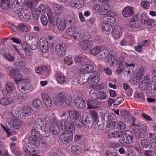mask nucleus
I'll use <instances>...</instances> for the list:
<instances>
[{"label": "nucleus", "instance_id": "obj_13", "mask_svg": "<svg viewBox=\"0 0 156 156\" xmlns=\"http://www.w3.org/2000/svg\"><path fill=\"white\" fill-rule=\"evenodd\" d=\"M42 119L44 126L43 129V130H42V132H43V134L45 135L47 131H48L50 126L52 123V122H51L50 118L48 116L42 118Z\"/></svg>", "mask_w": 156, "mask_h": 156}, {"label": "nucleus", "instance_id": "obj_11", "mask_svg": "<svg viewBox=\"0 0 156 156\" xmlns=\"http://www.w3.org/2000/svg\"><path fill=\"white\" fill-rule=\"evenodd\" d=\"M82 120L83 121V124L86 127L90 129L93 127L94 122L92 118L88 116L86 114L83 115Z\"/></svg>", "mask_w": 156, "mask_h": 156}, {"label": "nucleus", "instance_id": "obj_29", "mask_svg": "<svg viewBox=\"0 0 156 156\" xmlns=\"http://www.w3.org/2000/svg\"><path fill=\"white\" fill-rule=\"evenodd\" d=\"M121 27L118 25L114 27L112 30V36L115 38H118L120 37L121 32Z\"/></svg>", "mask_w": 156, "mask_h": 156}, {"label": "nucleus", "instance_id": "obj_40", "mask_svg": "<svg viewBox=\"0 0 156 156\" xmlns=\"http://www.w3.org/2000/svg\"><path fill=\"white\" fill-rule=\"evenodd\" d=\"M39 145V144H37L36 143L27 142L26 144V148L30 151H35L34 148L38 147Z\"/></svg>", "mask_w": 156, "mask_h": 156}, {"label": "nucleus", "instance_id": "obj_26", "mask_svg": "<svg viewBox=\"0 0 156 156\" xmlns=\"http://www.w3.org/2000/svg\"><path fill=\"white\" fill-rule=\"evenodd\" d=\"M66 24L64 20L58 18L57 19L56 25L59 30L62 31L64 30Z\"/></svg>", "mask_w": 156, "mask_h": 156}, {"label": "nucleus", "instance_id": "obj_43", "mask_svg": "<svg viewBox=\"0 0 156 156\" xmlns=\"http://www.w3.org/2000/svg\"><path fill=\"white\" fill-rule=\"evenodd\" d=\"M71 150L72 153L76 155L79 154L80 152V150L79 146L75 145L72 146Z\"/></svg>", "mask_w": 156, "mask_h": 156}, {"label": "nucleus", "instance_id": "obj_3", "mask_svg": "<svg viewBox=\"0 0 156 156\" xmlns=\"http://www.w3.org/2000/svg\"><path fill=\"white\" fill-rule=\"evenodd\" d=\"M74 60L76 63L81 65V66L78 67L77 69L78 72L80 74L86 73L85 66L87 62V60L84 56L81 55L76 56L75 57Z\"/></svg>", "mask_w": 156, "mask_h": 156}, {"label": "nucleus", "instance_id": "obj_15", "mask_svg": "<svg viewBox=\"0 0 156 156\" xmlns=\"http://www.w3.org/2000/svg\"><path fill=\"white\" fill-rule=\"evenodd\" d=\"M138 14H136L133 15V17L130 20V24L133 27L137 28L142 25L141 20L137 18Z\"/></svg>", "mask_w": 156, "mask_h": 156}, {"label": "nucleus", "instance_id": "obj_27", "mask_svg": "<svg viewBox=\"0 0 156 156\" xmlns=\"http://www.w3.org/2000/svg\"><path fill=\"white\" fill-rule=\"evenodd\" d=\"M48 129L51 132L55 135H57L60 132L59 128L57 123L55 122H53Z\"/></svg>", "mask_w": 156, "mask_h": 156}, {"label": "nucleus", "instance_id": "obj_7", "mask_svg": "<svg viewBox=\"0 0 156 156\" xmlns=\"http://www.w3.org/2000/svg\"><path fill=\"white\" fill-rule=\"evenodd\" d=\"M31 136H30L28 137V140L31 141L29 142L31 143L37 144H39V141L37 140L40 138V135L37 129H32L30 131Z\"/></svg>", "mask_w": 156, "mask_h": 156}, {"label": "nucleus", "instance_id": "obj_60", "mask_svg": "<svg viewBox=\"0 0 156 156\" xmlns=\"http://www.w3.org/2000/svg\"><path fill=\"white\" fill-rule=\"evenodd\" d=\"M75 123L77 127L78 128H80L83 125V122H82L81 118L80 119L79 118L78 119L75 120Z\"/></svg>", "mask_w": 156, "mask_h": 156}, {"label": "nucleus", "instance_id": "obj_31", "mask_svg": "<svg viewBox=\"0 0 156 156\" xmlns=\"http://www.w3.org/2000/svg\"><path fill=\"white\" fill-rule=\"evenodd\" d=\"M56 80L57 82L60 84L67 83L69 82L68 80L65 76L59 74L57 75Z\"/></svg>", "mask_w": 156, "mask_h": 156}, {"label": "nucleus", "instance_id": "obj_58", "mask_svg": "<svg viewBox=\"0 0 156 156\" xmlns=\"http://www.w3.org/2000/svg\"><path fill=\"white\" fill-rule=\"evenodd\" d=\"M19 30H20L21 31L26 32H27L28 29L27 26L23 23H20L18 26Z\"/></svg>", "mask_w": 156, "mask_h": 156}, {"label": "nucleus", "instance_id": "obj_45", "mask_svg": "<svg viewBox=\"0 0 156 156\" xmlns=\"http://www.w3.org/2000/svg\"><path fill=\"white\" fill-rule=\"evenodd\" d=\"M2 56L8 61L12 62L15 59V56H12L11 54L6 53H1Z\"/></svg>", "mask_w": 156, "mask_h": 156}, {"label": "nucleus", "instance_id": "obj_24", "mask_svg": "<svg viewBox=\"0 0 156 156\" xmlns=\"http://www.w3.org/2000/svg\"><path fill=\"white\" fill-rule=\"evenodd\" d=\"M123 133L124 132H123L121 131H115L111 133H109L107 136L109 138L119 139L123 137Z\"/></svg>", "mask_w": 156, "mask_h": 156}, {"label": "nucleus", "instance_id": "obj_46", "mask_svg": "<svg viewBox=\"0 0 156 156\" xmlns=\"http://www.w3.org/2000/svg\"><path fill=\"white\" fill-rule=\"evenodd\" d=\"M74 140L78 143L82 144L84 142V137L81 135L76 134L74 137Z\"/></svg>", "mask_w": 156, "mask_h": 156}, {"label": "nucleus", "instance_id": "obj_4", "mask_svg": "<svg viewBox=\"0 0 156 156\" xmlns=\"http://www.w3.org/2000/svg\"><path fill=\"white\" fill-rule=\"evenodd\" d=\"M69 117L68 116H67V118L65 120L63 119L61 121L60 123V127L64 131L69 130L71 131H75V127L74 123L73 122H71L69 123V122L68 121Z\"/></svg>", "mask_w": 156, "mask_h": 156}, {"label": "nucleus", "instance_id": "obj_63", "mask_svg": "<svg viewBox=\"0 0 156 156\" xmlns=\"http://www.w3.org/2000/svg\"><path fill=\"white\" fill-rule=\"evenodd\" d=\"M108 52L107 51H100L99 52V55L98 56V58L100 59H103L104 58H105L107 56H108L107 54H108Z\"/></svg>", "mask_w": 156, "mask_h": 156}, {"label": "nucleus", "instance_id": "obj_48", "mask_svg": "<svg viewBox=\"0 0 156 156\" xmlns=\"http://www.w3.org/2000/svg\"><path fill=\"white\" fill-rule=\"evenodd\" d=\"M120 115H122L125 119L128 120L129 119V112L126 110L123 109L120 111Z\"/></svg>", "mask_w": 156, "mask_h": 156}, {"label": "nucleus", "instance_id": "obj_55", "mask_svg": "<svg viewBox=\"0 0 156 156\" xmlns=\"http://www.w3.org/2000/svg\"><path fill=\"white\" fill-rule=\"evenodd\" d=\"M90 115L93 120L94 122H97L98 120V113L95 111H92L90 112Z\"/></svg>", "mask_w": 156, "mask_h": 156}, {"label": "nucleus", "instance_id": "obj_51", "mask_svg": "<svg viewBox=\"0 0 156 156\" xmlns=\"http://www.w3.org/2000/svg\"><path fill=\"white\" fill-rule=\"evenodd\" d=\"M87 79L88 77H85L84 76H81L78 79L77 82L79 84L82 85L87 82Z\"/></svg>", "mask_w": 156, "mask_h": 156}, {"label": "nucleus", "instance_id": "obj_17", "mask_svg": "<svg viewBox=\"0 0 156 156\" xmlns=\"http://www.w3.org/2000/svg\"><path fill=\"white\" fill-rule=\"evenodd\" d=\"M82 49L84 51H88L92 47L93 45V43L91 41L84 40L80 42Z\"/></svg>", "mask_w": 156, "mask_h": 156}, {"label": "nucleus", "instance_id": "obj_28", "mask_svg": "<svg viewBox=\"0 0 156 156\" xmlns=\"http://www.w3.org/2000/svg\"><path fill=\"white\" fill-rule=\"evenodd\" d=\"M43 125V121H42V118L41 119H37L35 120V122L34 124V126L35 128H37V130L39 131V132L43 134V132L42 130H43V129L42 125Z\"/></svg>", "mask_w": 156, "mask_h": 156}, {"label": "nucleus", "instance_id": "obj_53", "mask_svg": "<svg viewBox=\"0 0 156 156\" xmlns=\"http://www.w3.org/2000/svg\"><path fill=\"white\" fill-rule=\"evenodd\" d=\"M64 59V62L69 65H71L73 62V59H72V57L70 55L66 56Z\"/></svg>", "mask_w": 156, "mask_h": 156}, {"label": "nucleus", "instance_id": "obj_23", "mask_svg": "<svg viewBox=\"0 0 156 156\" xmlns=\"http://www.w3.org/2000/svg\"><path fill=\"white\" fill-rule=\"evenodd\" d=\"M70 5L72 7L79 9L84 5V3L83 0H72Z\"/></svg>", "mask_w": 156, "mask_h": 156}, {"label": "nucleus", "instance_id": "obj_50", "mask_svg": "<svg viewBox=\"0 0 156 156\" xmlns=\"http://www.w3.org/2000/svg\"><path fill=\"white\" fill-rule=\"evenodd\" d=\"M37 12L41 14H43L46 12V8L45 6L43 4L40 5L37 9H36Z\"/></svg>", "mask_w": 156, "mask_h": 156}, {"label": "nucleus", "instance_id": "obj_33", "mask_svg": "<svg viewBox=\"0 0 156 156\" xmlns=\"http://www.w3.org/2000/svg\"><path fill=\"white\" fill-rule=\"evenodd\" d=\"M70 118L75 120L78 119L80 117V114L77 112L71 110H69L67 112Z\"/></svg>", "mask_w": 156, "mask_h": 156}, {"label": "nucleus", "instance_id": "obj_16", "mask_svg": "<svg viewBox=\"0 0 156 156\" xmlns=\"http://www.w3.org/2000/svg\"><path fill=\"white\" fill-rule=\"evenodd\" d=\"M15 86L12 83H8L6 84L5 89L2 90V94L4 96H9L12 94Z\"/></svg>", "mask_w": 156, "mask_h": 156}, {"label": "nucleus", "instance_id": "obj_56", "mask_svg": "<svg viewBox=\"0 0 156 156\" xmlns=\"http://www.w3.org/2000/svg\"><path fill=\"white\" fill-rule=\"evenodd\" d=\"M97 95V98L101 100H103L106 98V94L103 92L98 90Z\"/></svg>", "mask_w": 156, "mask_h": 156}, {"label": "nucleus", "instance_id": "obj_35", "mask_svg": "<svg viewBox=\"0 0 156 156\" xmlns=\"http://www.w3.org/2000/svg\"><path fill=\"white\" fill-rule=\"evenodd\" d=\"M32 104L34 107L37 109H41L43 108L42 103L41 100L36 99L32 101Z\"/></svg>", "mask_w": 156, "mask_h": 156}, {"label": "nucleus", "instance_id": "obj_20", "mask_svg": "<svg viewBox=\"0 0 156 156\" xmlns=\"http://www.w3.org/2000/svg\"><path fill=\"white\" fill-rule=\"evenodd\" d=\"M107 60L109 65L113 66V65H116L118 62V59L115 56L109 54L107 56Z\"/></svg>", "mask_w": 156, "mask_h": 156}, {"label": "nucleus", "instance_id": "obj_57", "mask_svg": "<svg viewBox=\"0 0 156 156\" xmlns=\"http://www.w3.org/2000/svg\"><path fill=\"white\" fill-rule=\"evenodd\" d=\"M87 62L86 63V66H85V69L86 73H91L94 69L93 66L90 64H87Z\"/></svg>", "mask_w": 156, "mask_h": 156}, {"label": "nucleus", "instance_id": "obj_25", "mask_svg": "<svg viewBox=\"0 0 156 156\" xmlns=\"http://www.w3.org/2000/svg\"><path fill=\"white\" fill-rule=\"evenodd\" d=\"M42 100L48 107H50L52 105V103L49 96L47 94L44 93L41 94Z\"/></svg>", "mask_w": 156, "mask_h": 156}, {"label": "nucleus", "instance_id": "obj_6", "mask_svg": "<svg viewBox=\"0 0 156 156\" xmlns=\"http://www.w3.org/2000/svg\"><path fill=\"white\" fill-rule=\"evenodd\" d=\"M17 112L18 117L20 119H25L26 117H29L32 114V109L29 108H19Z\"/></svg>", "mask_w": 156, "mask_h": 156}, {"label": "nucleus", "instance_id": "obj_59", "mask_svg": "<svg viewBox=\"0 0 156 156\" xmlns=\"http://www.w3.org/2000/svg\"><path fill=\"white\" fill-rule=\"evenodd\" d=\"M19 72V70L18 69H11L10 70L9 73L10 76L15 78L16 76Z\"/></svg>", "mask_w": 156, "mask_h": 156}, {"label": "nucleus", "instance_id": "obj_49", "mask_svg": "<svg viewBox=\"0 0 156 156\" xmlns=\"http://www.w3.org/2000/svg\"><path fill=\"white\" fill-rule=\"evenodd\" d=\"M117 127L119 130H124L126 129V126L124 122L119 121L117 123Z\"/></svg>", "mask_w": 156, "mask_h": 156}, {"label": "nucleus", "instance_id": "obj_14", "mask_svg": "<svg viewBox=\"0 0 156 156\" xmlns=\"http://www.w3.org/2000/svg\"><path fill=\"white\" fill-rule=\"evenodd\" d=\"M39 45L40 49L43 53H46L48 51V42L45 38L41 39L39 41Z\"/></svg>", "mask_w": 156, "mask_h": 156}, {"label": "nucleus", "instance_id": "obj_42", "mask_svg": "<svg viewBox=\"0 0 156 156\" xmlns=\"http://www.w3.org/2000/svg\"><path fill=\"white\" fill-rule=\"evenodd\" d=\"M151 140L147 139L142 140L141 141V144L142 147L146 148L148 147L150 145Z\"/></svg>", "mask_w": 156, "mask_h": 156}, {"label": "nucleus", "instance_id": "obj_64", "mask_svg": "<svg viewBox=\"0 0 156 156\" xmlns=\"http://www.w3.org/2000/svg\"><path fill=\"white\" fill-rule=\"evenodd\" d=\"M76 34L78 35L79 37L81 39L84 38L86 37V35L81 30L77 29Z\"/></svg>", "mask_w": 156, "mask_h": 156}, {"label": "nucleus", "instance_id": "obj_38", "mask_svg": "<svg viewBox=\"0 0 156 156\" xmlns=\"http://www.w3.org/2000/svg\"><path fill=\"white\" fill-rule=\"evenodd\" d=\"M110 6L108 3H105L101 6V9L99 11V14L100 15H104L106 13V12L109 10Z\"/></svg>", "mask_w": 156, "mask_h": 156}, {"label": "nucleus", "instance_id": "obj_44", "mask_svg": "<svg viewBox=\"0 0 156 156\" xmlns=\"http://www.w3.org/2000/svg\"><path fill=\"white\" fill-rule=\"evenodd\" d=\"M47 14L48 18L49 23L50 24H52L55 22V14L52 13L51 11H49L47 12Z\"/></svg>", "mask_w": 156, "mask_h": 156}, {"label": "nucleus", "instance_id": "obj_2", "mask_svg": "<svg viewBox=\"0 0 156 156\" xmlns=\"http://www.w3.org/2000/svg\"><path fill=\"white\" fill-rule=\"evenodd\" d=\"M6 125L7 126V125ZM21 126L22 124L20 120L16 117H13L11 119V122L8 123V126L5 127L2 126V127L6 133L9 135L10 132L15 133L16 131L15 129H19Z\"/></svg>", "mask_w": 156, "mask_h": 156}, {"label": "nucleus", "instance_id": "obj_37", "mask_svg": "<svg viewBox=\"0 0 156 156\" xmlns=\"http://www.w3.org/2000/svg\"><path fill=\"white\" fill-rule=\"evenodd\" d=\"M60 151L56 148H52L49 152V156H61Z\"/></svg>", "mask_w": 156, "mask_h": 156}, {"label": "nucleus", "instance_id": "obj_52", "mask_svg": "<svg viewBox=\"0 0 156 156\" xmlns=\"http://www.w3.org/2000/svg\"><path fill=\"white\" fill-rule=\"evenodd\" d=\"M100 50V48L99 46L93 48L90 50V53L94 55H96L99 54Z\"/></svg>", "mask_w": 156, "mask_h": 156}, {"label": "nucleus", "instance_id": "obj_47", "mask_svg": "<svg viewBox=\"0 0 156 156\" xmlns=\"http://www.w3.org/2000/svg\"><path fill=\"white\" fill-rule=\"evenodd\" d=\"M77 30V29L74 28L73 27H71L66 30V33L67 35L72 36L73 34H76Z\"/></svg>", "mask_w": 156, "mask_h": 156}, {"label": "nucleus", "instance_id": "obj_1", "mask_svg": "<svg viewBox=\"0 0 156 156\" xmlns=\"http://www.w3.org/2000/svg\"><path fill=\"white\" fill-rule=\"evenodd\" d=\"M54 104L56 106L61 107H64L66 105L72 107L73 105L72 97L69 95L65 96L63 93H60L57 95Z\"/></svg>", "mask_w": 156, "mask_h": 156}, {"label": "nucleus", "instance_id": "obj_10", "mask_svg": "<svg viewBox=\"0 0 156 156\" xmlns=\"http://www.w3.org/2000/svg\"><path fill=\"white\" fill-rule=\"evenodd\" d=\"M66 49V45L65 43L58 44L55 47L56 53L58 56L60 57L65 55Z\"/></svg>", "mask_w": 156, "mask_h": 156}, {"label": "nucleus", "instance_id": "obj_34", "mask_svg": "<svg viewBox=\"0 0 156 156\" xmlns=\"http://www.w3.org/2000/svg\"><path fill=\"white\" fill-rule=\"evenodd\" d=\"M100 80V78L97 75H90L88 76L87 82L89 83H98Z\"/></svg>", "mask_w": 156, "mask_h": 156}, {"label": "nucleus", "instance_id": "obj_39", "mask_svg": "<svg viewBox=\"0 0 156 156\" xmlns=\"http://www.w3.org/2000/svg\"><path fill=\"white\" fill-rule=\"evenodd\" d=\"M14 65L17 68L23 67L25 66V63L21 58H18L15 61Z\"/></svg>", "mask_w": 156, "mask_h": 156}, {"label": "nucleus", "instance_id": "obj_9", "mask_svg": "<svg viewBox=\"0 0 156 156\" xmlns=\"http://www.w3.org/2000/svg\"><path fill=\"white\" fill-rule=\"evenodd\" d=\"M133 140V136L132 132L129 130H126L124 132L122 140L127 144H130Z\"/></svg>", "mask_w": 156, "mask_h": 156}, {"label": "nucleus", "instance_id": "obj_8", "mask_svg": "<svg viewBox=\"0 0 156 156\" xmlns=\"http://www.w3.org/2000/svg\"><path fill=\"white\" fill-rule=\"evenodd\" d=\"M18 88L19 90L23 94L27 93L31 90L30 84L25 81L18 83Z\"/></svg>", "mask_w": 156, "mask_h": 156}, {"label": "nucleus", "instance_id": "obj_30", "mask_svg": "<svg viewBox=\"0 0 156 156\" xmlns=\"http://www.w3.org/2000/svg\"><path fill=\"white\" fill-rule=\"evenodd\" d=\"M98 103L95 100H89L87 102V108H97L98 107Z\"/></svg>", "mask_w": 156, "mask_h": 156}, {"label": "nucleus", "instance_id": "obj_61", "mask_svg": "<svg viewBox=\"0 0 156 156\" xmlns=\"http://www.w3.org/2000/svg\"><path fill=\"white\" fill-rule=\"evenodd\" d=\"M145 24H146L149 29L152 28H154L155 27V22L151 19H149L147 21L146 23Z\"/></svg>", "mask_w": 156, "mask_h": 156}, {"label": "nucleus", "instance_id": "obj_54", "mask_svg": "<svg viewBox=\"0 0 156 156\" xmlns=\"http://www.w3.org/2000/svg\"><path fill=\"white\" fill-rule=\"evenodd\" d=\"M98 92V90H92L90 92V96L92 98L95 100L97 98Z\"/></svg>", "mask_w": 156, "mask_h": 156}, {"label": "nucleus", "instance_id": "obj_19", "mask_svg": "<svg viewBox=\"0 0 156 156\" xmlns=\"http://www.w3.org/2000/svg\"><path fill=\"white\" fill-rule=\"evenodd\" d=\"M14 13L18 14L19 18L23 21H27L30 19V16L29 13L27 11L25 12L23 11H21L20 12H17L16 11Z\"/></svg>", "mask_w": 156, "mask_h": 156}, {"label": "nucleus", "instance_id": "obj_36", "mask_svg": "<svg viewBox=\"0 0 156 156\" xmlns=\"http://www.w3.org/2000/svg\"><path fill=\"white\" fill-rule=\"evenodd\" d=\"M12 99L9 97L2 98L0 100V103L2 105L6 106L12 102Z\"/></svg>", "mask_w": 156, "mask_h": 156}, {"label": "nucleus", "instance_id": "obj_21", "mask_svg": "<svg viewBox=\"0 0 156 156\" xmlns=\"http://www.w3.org/2000/svg\"><path fill=\"white\" fill-rule=\"evenodd\" d=\"M150 81V78L149 76H145L143 80L140 83L139 88L142 90H146L148 86Z\"/></svg>", "mask_w": 156, "mask_h": 156}, {"label": "nucleus", "instance_id": "obj_18", "mask_svg": "<svg viewBox=\"0 0 156 156\" xmlns=\"http://www.w3.org/2000/svg\"><path fill=\"white\" fill-rule=\"evenodd\" d=\"M76 106L79 108L82 109L85 108L86 104L84 99L80 97L76 98L75 100Z\"/></svg>", "mask_w": 156, "mask_h": 156}, {"label": "nucleus", "instance_id": "obj_12", "mask_svg": "<svg viewBox=\"0 0 156 156\" xmlns=\"http://www.w3.org/2000/svg\"><path fill=\"white\" fill-rule=\"evenodd\" d=\"M133 131L135 136L138 139L144 138L146 136V130L143 128L135 127L133 129Z\"/></svg>", "mask_w": 156, "mask_h": 156}, {"label": "nucleus", "instance_id": "obj_5", "mask_svg": "<svg viewBox=\"0 0 156 156\" xmlns=\"http://www.w3.org/2000/svg\"><path fill=\"white\" fill-rule=\"evenodd\" d=\"M75 131L63 132L60 135L59 140L61 142L65 144H69L73 139V133Z\"/></svg>", "mask_w": 156, "mask_h": 156}, {"label": "nucleus", "instance_id": "obj_41", "mask_svg": "<svg viewBox=\"0 0 156 156\" xmlns=\"http://www.w3.org/2000/svg\"><path fill=\"white\" fill-rule=\"evenodd\" d=\"M10 2L8 0H1L0 6L3 9H7L10 6Z\"/></svg>", "mask_w": 156, "mask_h": 156}, {"label": "nucleus", "instance_id": "obj_22", "mask_svg": "<svg viewBox=\"0 0 156 156\" xmlns=\"http://www.w3.org/2000/svg\"><path fill=\"white\" fill-rule=\"evenodd\" d=\"M133 9V8L129 6L125 7L122 12L123 16L126 17L131 16L134 13Z\"/></svg>", "mask_w": 156, "mask_h": 156}, {"label": "nucleus", "instance_id": "obj_62", "mask_svg": "<svg viewBox=\"0 0 156 156\" xmlns=\"http://www.w3.org/2000/svg\"><path fill=\"white\" fill-rule=\"evenodd\" d=\"M35 152V151H30L26 148L24 149L23 151V154L25 156H30V155L33 156L34 154L32 153Z\"/></svg>", "mask_w": 156, "mask_h": 156}, {"label": "nucleus", "instance_id": "obj_32", "mask_svg": "<svg viewBox=\"0 0 156 156\" xmlns=\"http://www.w3.org/2000/svg\"><path fill=\"white\" fill-rule=\"evenodd\" d=\"M101 28L103 31L107 32L108 34H109L110 33L113 29L112 26L107 23H103L101 25Z\"/></svg>", "mask_w": 156, "mask_h": 156}]
</instances>
